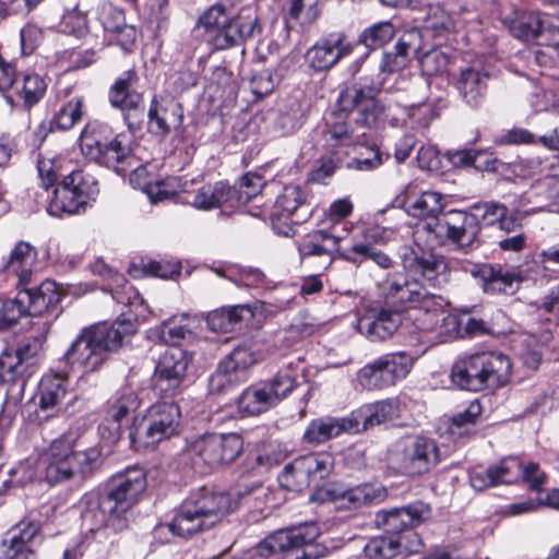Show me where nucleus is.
<instances>
[{
    "mask_svg": "<svg viewBox=\"0 0 559 559\" xmlns=\"http://www.w3.org/2000/svg\"><path fill=\"white\" fill-rule=\"evenodd\" d=\"M67 369L59 373L45 374L37 389L35 399L38 401V408L29 415V421L41 425L50 418L56 417L68 394Z\"/></svg>",
    "mask_w": 559,
    "mask_h": 559,
    "instance_id": "a878e982",
    "label": "nucleus"
},
{
    "mask_svg": "<svg viewBox=\"0 0 559 559\" xmlns=\"http://www.w3.org/2000/svg\"><path fill=\"white\" fill-rule=\"evenodd\" d=\"M423 548L421 539L415 531H407L404 539L395 535H380L372 537L364 547L368 559H393L402 554L419 552Z\"/></svg>",
    "mask_w": 559,
    "mask_h": 559,
    "instance_id": "7c9ffc66",
    "label": "nucleus"
},
{
    "mask_svg": "<svg viewBox=\"0 0 559 559\" xmlns=\"http://www.w3.org/2000/svg\"><path fill=\"white\" fill-rule=\"evenodd\" d=\"M512 362L498 350L471 354L456 365V384L466 391H495L506 386L511 379Z\"/></svg>",
    "mask_w": 559,
    "mask_h": 559,
    "instance_id": "6e6552de",
    "label": "nucleus"
},
{
    "mask_svg": "<svg viewBox=\"0 0 559 559\" xmlns=\"http://www.w3.org/2000/svg\"><path fill=\"white\" fill-rule=\"evenodd\" d=\"M440 463V452L433 439L405 436L388 450L386 466L394 475L411 478L430 473Z\"/></svg>",
    "mask_w": 559,
    "mask_h": 559,
    "instance_id": "9b49d317",
    "label": "nucleus"
},
{
    "mask_svg": "<svg viewBox=\"0 0 559 559\" xmlns=\"http://www.w3.org/2000/svg\"><path fill=\"white\" fill-rule=\"evenodd\" d=\"M146 116L148 133L160 139L180 131L185 119L181 103L170 95L154 96Z\"/></svg>",
    "mask_w": 559,
    "mask_h": 559,
    "instance_id": "cd10ccee",
    "label": "nucleus"
},
{
    "mask_svg": "<svg viewBox=\"0 0 559 559\" xmlns=\"http://www.w3.org/2000/svg\"><path fill=\"white\" fill-rule=\"evenodd\" d=\"M390 155L383 153L379 147H366L357 157L348 163V167L359 171H371L379 168Z\"/></svg>",
    "mask_w": 559,
    "mask_h": 559,
    "instance_id": "69168bd1",
    "label": "nucleus"
},
{
    "mask_svg": "<svg viewBox=\"0 0 559 559\" xmlns=\"http://www.w3.org/2000/svg\"><path fill=\"white\" fill-rule=\"evenodd\" d=\"M325 496L338 509L355 510L380 500L383 496V490L381 487L371 484H361L347 489H326Z\"/></svg>",
    "mask_w": 559,
    "mask_h": 559,
    "instance_id": "e433bc0d",
    "label": "nucleus"
},
{
    "mask_svg": "<svg viewBox=\"0 0 559 559\" xmlns=\"http://www.w3.org/2000/svg\"><path fill=\"white\" fill-rule=\"evenodd\" d=\"M139 76L135 70L122 72L108 91V102L115 109H120L143 98V94L135 90Z\"/></svg>",
    "mask_w": 559,
    "mask_h": 559,
    "instance_id": "58836bf2",
    "label": "nucleus"
},
{
    "mask_svg": "<svg viewBox=\"0 0 559 559\" xmlns=\"http://www.w3.org/2000/svg\"><path fill=\"white\" fill-rule=\"evenodd\" d=\"M340 163L341 157L336 152L321 156L308 174L307 181L325 185L328 179H330L338 168Z\"/></svg>",
    "mask_w": 559,
    "mask_h": 559,
    "instance_id": "0e129e2a",
    "label": "nucleus"
},
{
    "mask_svg": "<svg viewBox=\"0 0 559 559\" xmlns=\"http://www.w3.org/2000/svg\"><path fill=\"white\" fill-rule=\"evenodd\" d=\"M41 522L24 516L3 536L0 559H36V544H41Z\"/></svg>",
    "mask_w": 559,
    "mask_h": 559,
    "instance_id": "393cba45",
    "label": "nucleus"
},
{
    "mask_svg": "<svg viewBox=\"0 0 559 559\" xmlns=\"http://www.w3.org/2000/svg\"><path fill=\"white\" fill-rule=\"evenodd\" d=\"M222 361L240 376L247 368L257 362V356L249 346L239 345Z\"/></svg>",
    "mask_w": 559,
    "mask_h": 559,
    "instance_id": "774afa93",
    "label": "nucleus"
},
{
    "mask_svg": "<svg viewBox=\"0 0 559 559\" xmlns=\"http://www.w3.org/2000/svg\"><path fill=\"white\" fill-rule=\"evenodd\" d=\"M181 412L176 402H156L147 409L139 427L129 432L134 448L155 445L180 432Z\"/></svg>",
    "mask_w": 559,
    "mask_h": 559,
    "instance_id": "2eb2a0df",
    "label": "nucleus"
},
{
    "mask_svg": "<svg viewBox=\"0 0 559 559\" xmlns=\"http://www.w3.org/2000/svg\"><path fill=\"white\" fill-rule=\"evenodd\" d=\"M510 33L538 46H559V17L538 11L520 12L509 24Z\"/></svg>",
    "mask_w": 559,
    "mask_h": 559,
    "instance_id": "5701e85b",
    "label": "nucleus"
},
{
    "mask_svg": "<svg viewBox=\"0 0 559 559\" xmlns=\"http://www.w3.org/2000/svg\"><path fill=\"white\" fill-rule=\"evenodd\" d=\"M99 194L97 179L83 169H72L47 199V213L55 217L78 215L91 207Z\"/></svg>",
    "mask_w": 559,
    "mask_h": 559,
    "instance_id": "9d476101",
    "label": "nucleus"
},
{
    "mask_svg": "<svg viewBox=\"0 0 559 559\" xmlns=\"http://www.w3.org/2000/svg\"><path fill=\"white\" fill-rule=\"evenodd\" d=\"M551 194L548 188L538 183L522 193L518 200V209L527 216L544 211L550 204Z\"/></svg>",
    "mask_w": 559,
    "mask_h": 559,
    "instance_id": "6e6d98bb",
    "label": "nucleus"
},
{
    "mask_svg": "<svg viewBox=\"0 0 559 559\" xmlns=\"http://www.w3.org/2000/svg\"><path fill=\"white\" fill-rule=\"evenodd\" d=\"M400 258L406 274L386 281L389 296L401 304H423L427 319L435 320L428 329H439L441 335L445 334L441 342L450 341L454 331L451 302L429 292V287H440L450 281L448 262L442 255L419 247H402Z\"/></svg>",
    "mask_w": 559,
    "mask_h": 559,
    "instance_id": "f257e3e1",
    "label": "nucleus"
},
{
    "mask_svg": "<svg viewBox=\"0 0 559 559\" xmlns=\"http://www.w3.org/2000/svg\"><path fill=\"white\" fill-rule=\"evenodd\" d=\"M412 366L413 357L406 352L389 353L360 368L357 382L364 390H383L404 379Z\"/></svg>",
    "mask_w": 559,
    "mask_h": 559,
    "instance_id": "aec40b11",
    "label": "nucleus"
},
{
    "mask_svg": "<svg viewBox=\"0 0 559 559\" xmlns=\"http://www.w3.org/2000/svg\"><path fill=\"white\" fill-rule=\"evenodd\" d=\"M319 528L316 524H302L296 527L280 530L262 540L257 552L260 557H269L276 552L298 551L301 556L295 559H321L329 555L330 548L322 542Z\"/></svg>",
    "mask_w": 559,
    "mask_h": 559,
    "instance_id": "4468645a",
    "label": "nucleus"
},
{
    "mask_svg": "<svg viewBox=\"0 0 559 559\" xmlns=\"http://www.w3.org/2000/svg\"><path fill=\"white\" fill-rule=\"evenodd\" d=\"M140 400L136 393L130 388L119 390L107 403V416L120 426V423L128 415L138 409Z\"/></svg>",
    "mask_w": 559,
    "mask_h": 559,
    "instance_id": "864d4df0",
    "label": "nucleus"
},
{
    "mask_svg": "<svg viewBox=\"0 0 559 559\" xmlns=\"http://www.w3.org/2000/svg\"><path fill=\"white\" fill-rule=\"evenodd\" d=\"M355 47L345 32H331L306 50L305 62L314 72H326L350 56Z\"/></svg>",
    "mask_w": 559,
    "mask_h": 559,
    "instance_id": "b1692460",
    "label": "nucleus"
},
{
    "mask_svg": "<svg viewBox=\"0 0 559 559\" xmlns=\"http://www.w3.org/2000/svg\"><path fill=\"white\" fill-rule=\"evenodd\" d=\"M146 473L140 466H130L114 475L102 495H85L82 499V520L91 531L104 526L122 528L121 515L139 502L146 488Z\"/></svg>",
    "mask_w": 559,
    "mask_h": 559,
    "instance_id": "7ed1b4c3",
    "label": "nucleus"
},
{
    "mask_svg": "<svg viewBox=\"0 0 559 559\" xmlns=\"http://www.w3.org/2000/svg\"><path fill=\"white\" fill-rule=\"evenodd\" d=\"M36 259V250L28 242L20 241L11 251L8 260L2 266L7 273L19 277V286H25L32 275V265Z\"/></svg>",
    "mask_w": 559,
    "mask_h": 559,
    "instance_id": "a19ab883",
    "label": "nucleus"
},
{
    "mask_svg": "<svg viewBox=\"0 0 559 559\" xmlns=\"http://www.w3.org/2000/svg\"><path fill=\"white\" fill-rule=\"evenodd\" d=\"M453 58L454 53L452 47L439 46L425 55L424 64L431 67V72L442 74L449 71Z\"/></svg>",
    "mask_w": 559,
    "mask_h": 559,
    "instance_id": "338daca9",
    "label": "nucleus"
},
{
    "mask_svg": "<svg viewBox=\"0 0 559 559\" xmlns=\"http://www.w3.org/2000/svg\"><path fill=\"white\" fill-rule=\"evenodd\" d=\"M191 203L199 210H212L223 205L230 207L228 185L224 182L204 185L193 194Z\"/></svg>",
    "mask_w": 559,
    "mask_h": 559,
    "instance_id": "3c124183",
    "label": "nucleus"
},
{
    "mask_svg": "<svg viewBox=\"0 0 559 559\" xmlns=\"http://www.w3.org/2000/svg\"><path fill=\"white\" fill-rule=\"evenodd\" d=\"M280 463L281 457L274 452L272 444H261L254 452L247 455L245 467L247 472L259 475Z\"/></svg>",
    "mask_w": 559,
    "mask_h": 559,
    "instance_id": "4d7b16f0",
    "label": "nucleus"
},
{
    "mask_svg": "<svg viewBox=\"0 0 559 559\" xmlns=\"http://www.w3.org/2000/svg\"><path fill=\"white\" fill-rule=\"evenodd\" d=\"M333 467L334 457L330 452L310 453L287 464L280 480L286 488L300 491L311 485H318L331 474Z\"/></svg>",
    "mask_w": 559,
    "mask_h": 559,
    "instance_id": "412c9836",
    "label": "nucleus"
},
{
    "mask_svg": "<svg viewBox=\"0 0 559 559\" xmlns=\"http://www.w3.org/2000/svg\"><path fill=\"white\" fill-rule=\"evenodd\" d=\"M401 206L405 212L418 218L432 217L441 214L444 207L443 195L436 191H417V185L405 187L401 198Z\"/></svg>",
    "mask_w": 559,
    "mask_h": 559,
    "instance_id": "72a5a7b5",
    "label": "nucleus"
},
{
    "mask_svg": "<svg viewBox=\"0 0 559 559\" xmlns=\"http://www.w3.org/2000/svg\"><path fill=\"white\" fill-rule=\"evenodd\" d=\"M216 49L238 46L261 32L257 15L239 14L230 17L223 4H214L199 17Z\"/></svg>",
    "mask_w": 559,
    "mask_h": 559,
    "instance_id": "f8f14e48",
    "label": "nucleus"
},
{
    "mask_svg": "<svg viewBox=\"0 0 559 559\" xmlns=\"http://www.w3.org/2000/svg\"><path fill=\"white\" fill-rule=\"evenodd\" d=\"M298 362L283 366L273 377L246 388L237 399L243 416H258L281 404L298 388Z\"/></svg>",
    "mask_w": 559,
    "mask_h": 559,
    "instance_id": "1a4fd4ad",
    "label": "nucleus"
},
{
    "mask_svg": "<svg viewBox=\"0 0 559 559\" xmlns=\"http://www.w3.org/2000/svg\"><path fill=\"white\" fill-rule=\"evenodd\" d=\"M520 478L534 491H540L547 476L535 462L525 466L516 457H504L487 468L469 472V484L478 491L503 484L516 483Z\"/></svg>",
    "mask_w": 559,
    "mask_h": 559,
    "instance_id": "ddd939ff",
    "label": "nucleus"
},
{
    "mask_svg": "<svg viewBox=\"0 0 559 559\" xmlns=\"http://www.w3.org/2000/svg\"><path fill=\"white\" fill-rule=\"evenodd\" d=\"M66 166V159L61 156H43L39 154L37 158L39 186L48 193L50 190L52 191L62 177L68 174Z\"/></svg>",
    "mask_w": 559,
    "mask_h": 559,
    "instance_id": "09e8293b",
    "label": "nucleus"
},
{
    "mask_svg": "<svg viewBox=\"0 0 559 559\" xmlns=\"http://www.w3.org/2000/svg\"><path fill=\"white\" fill-rule=\"evenodd\" d=\"M76 440L74 432H63L41 453L38 471L50 486L75 478L85 479L99 466V450L88 448L76 451Z\"/></svg>",
    "mask_w": 559,
    "mask_h": 559,
    "instance_id": "39448f33",
    "label": "nucleus"
},
{
    "mask_svg": "<svg viewBox=\"0 0 559 559\" xmlns=\"http://www.w3.org/2000/svg\"><path fill=\"white\" fill-rule=\"evenodd\" d=\"M22 287L20 293L24 305H26L27 316L44 318L41 322L37 323L41 333L35 336V344H23L16 349H5L0 355L1 382L24 380L29 367L34 365L35 356L41 342L46 338L52 321L61 312L59 304L62 295L55 281L46 280L35 287Z\"/></svg>",
    "mask_w": 559,
    "mask_h": 559,
    "instance_id": "f03ea898",
    "label": "nucleus"
},
{
    "mask_svg": "<svg viewBox=\"0 0 559 559\" xmlns=\"http://www.w3.org/2000/svg\"><path fill=\"white\" fill-rule=\"evenodd\" d=\"M528 102L536 112L559 115V79L543 82L530 95Z\"/></svg>",
    "mask_w": 559,
    "mask_h": 559,
    "instance_id": "8fccbe9b",
    "label": "nucleus"
},
{
    "mask_svg": "<svg viewBox=\"0 0 559 559\" xmlns=\"http://www.w3.org/2000/svg\"><path fill=\"white\" fill-rule=\"evenodd\" d=\"M430 514L428 504L417 501L402 508L381 510L376 514V524L382 527L384 534L395 535L399 538L405 537L407 531L420 524Z\"/></svg>",
    "mask_w": 559,
    "mask_h": 559,
    "instance_id": "c85d7f7f",
    "label": "nucleus"
},
{
    "mask_svg": "<svg viewBox=\"0 0 559 559\" xmlns=\"http://www.w3.org/2000/svg\"><path fill=\"white\" fill-rule=\"evenodd\" d=\"M383 91L381 84L369 83L359 79L358 82L345 85L341 88L336 108L345 116L356 111L355 122L365 128L374 127L383 115L384 107L377 98Z\"/></svg>",
    "mask_w": 559,
    "mask_h": 559,
    "instance_id": "dca6fc26",
    "label": "nucleus"
},
{
    "mask_svg": "<svg viewBox=\"0 0 559 559\" xmlns=\"http://www.w3.org/2000/svg\"><path fill=\"white\" fill-rule=\"evenodd\" d=\"M136 314L122 312L114 322H102L82 329L63 354L61 361L69 371L74 368L90 373L97 371L117 352L127 336L136 331Z\"/></svg>",
    "mask_w": 559,
    "mask_h": 559,
    "instance_id": "20e7f679",
    "label": "nucleus"
},
{
    "mask_svg": "<svg viewBox=\"0 0 559 559\" xmlns=\"http://www.w3.org/2000/svg\"><path fill=\"white\" fill-rule=\"evenodd\" d=\"M396 35V27L391 21H380L364 28L357 43L369 50H377L388 45Z\"/></svg>",
    "mask_w": 559,
    "mask_h": 559,
    "instance_id": "603ef678",
    "label": "nucleus"
},
{
    "mask_svg": "<svg viewBox=\"0 0 559 559\" xmlns=\"http://www.w3.org/2000/svg\"><path fill=\"white\" fill-rule=\"evenodd\" d=\"M111 133L107 124L88 122L81 132L80 147L86 158L123 176L135 165L131 142L124 133Z\"/></svg>",
    "mask_w": 559,
    "mask_h": 559,
    "instance_id": "0eeeda50",
    "label": "nucleus"
},
{
    "mask_svg": "<svg viewBox=\"0 0 559 559\" xmlns=\"http://www.w3.org/2000/svg\"><path fill=\"white\" fill-rule=\"evenodd\" d=\"M401 322L396 310L371 308L358 319L357 329L371 342L384 341L397 331Z\"/></svg>",
    "mask_w": 559,
    "mask_h": 559,
    "instance_id": "2f4dec72",
    "label": "nucleus"
},
{
    "mask_svg": "<svg viewBox=\"0 0 559 559\" xmlns=\"http://www.w3.org/2000/svg\"><path fill=\"white\" fill-rule=\"evenodd\" d=\"M84 114V98L82 96L70 98L55 111L48 122L44 121L38 126L34 132L35 142L39 146L49 132L70 130L81 121Z\"/></svg>",
    "mask_w": 559,
    "mask_h": 559,
    "instance_id": "f704fd0d",
    "label": "nucleus"
},
{
    "mask_svg": "<svg viewBox=\"0 0 559 559\" xmlns=\"http://www.w3.org/2000/svg\"><path fill=\"white\" fill-rule=\"evenodd\" d=\"M246 316H252L251 309L247 305L222 307L207 314L206 323L214 332L228 333L239 326Z\"/></svg>",
    "mask_w": 559,
    "mask_h": 559,
    "instance_id": "a18cd8bd",
    "label": "nucleus"
},
{
    "mask_svg": "<svg viewBox=\"0 0 559 559\" xmlns=\"http://www.w3.org/2000/svg\"><path fill=\"white\" fill-rule=\"evenodd\" d=\"M193 355L178 346H171L159 357L152 385L154 393L160 399H174L182 391L187 371Z\"/></svg>",
    "mask_w": 559,
    "mask_h": 559,
    "instance_id": "6ab92c4d",
    "label": "nucleus"
},
{
    "mask_svg": "<svg viewBox=\"0 0 559 559\" xmlns=\"http://www.w3.org/2000/svg\"><path fill=\"white\" fill-rule=\"evenodd\" d=\"M418 35L416 31L403 34L392 49L382 52L378 63V73L364 75L360 79L369 81V83L379 82L382 90H388L389 76L402 71L411 61V51H417L418 47L415 45V39Z\"/></svg>",
    "mask_w": 559,
    "mask_h": 559,
    "instance_id": "c756f323",
    "label": "nucleus"
},
{
    "mask_svg": "<svg viewBox=\"0 0 559 559\" xmlns=\"http://www.w3.org/2000/svg\"><path fill=\"white\" fill-rule=\"evenodd\" d=\"M233 508L229 493L200 488L174 510V516L166 526L176 536L190 537L215 526Z\"/></svg>",
    "mask_w": 559,
    "mask_h": 559,
    "instance_id": "423d86ee",
    "label": "nucleus"
},
{
    "mask_svg": "<svg viewBox=\"0 0 559 559\" xmlns=\"http://www.w3.org/2000/svg\"><path fill=\"white\" fill-rule=\"evenodd\" d=\"M235 496L237 497V501L231 498L234 502L231 511H234L238 504L259 507L263 503L262 499L266 496V488L261 480H254L250 484L243 483L239 485ZM230 497L233 496L230 495Z\"/></svg>",
    "mask_w": 559,
    "mask_h": 559,
    "instance_id": "680f3d73",
    "label": "nucleus"
},
{
    "mask_svg": "<svg viewBox=\"0 0 559 559\" xmlns=\"http://www.w3.org/2000/svg\"><path fill=\"white\" fill-rule=\"evenodd\" d=\"M243 450L239 433L206 432L186 439L183 451L210 467L233 463Z\"/></svg>",
    "mask_w": 559,
    "mask_h": 559,
    "instance_id": "f3484780",
    "label": "nucleus"
},
{
    "mask_svg": "<svg viewBox=\"0 0 559 559\" xmlns=\"http://www.w3.org/2000/svg\"><path fill=\"white\" fill-rule=\"evenodd\" d=\"M319 0H290L287 17L302 26L312 24L319 16Z\"/></svg>",
    "mask_w": 559,
    "mask_h": 559,
    "instance_id": "e2e57ef3",
    "label": "nucleus"
},
{
    "mask_svg": "<svg viewBox=\"0 0 559 559\" xmlns=\"http://www.w3.org/2000/svg\"><path fill=\"white\" fill-rule=\"evenodd\" d=\"M341 259L352 263L356 266H360L366 262H373L381 269H389L392 266V259L379 250L370 242L366 241H353L346 246L345 250L341 252Z\"/></svg>",
    "mask_w": 559,
    "mask_h": 559,
    "instance_id": "79ce46f5",
    "label": "nucleus"
},
{
    "mask_svg": "<svg viewBox=\"0 0 559 559\" xmlns=\"http://www.w3.org/2000/svg\"><path fill=\"white\" fill-rule=\"evenodd\" d=\"M46 91L47 83L41 75L24 73L17 76L12 94L5 95V99L13 107L31 110L44 98Z\"/></svg>",
    "mask_w": 559,
    "mask_h": 559,
    "instance_id": "c9c22d12",
    "label": "nucleus"
},
{
    "mask_svg": "<svg viewBox=\"0 0 559 559\" xmlns=\"http://www.w3.org/2000/svg\"><path fill=\"white\" fill-rule=\"evenodd\" d=\"M488 73L481 72L475 67L462 70L457 82V90L462 99L471 107H478L487 90L486 79Z\"/></svg>",
    "mask_w": 559,
    "mask_h": 559,
    "instance_id": "c03bdc74",
    "label": "nucleus"
},
{
    "mask_svg": "<svg viewBox=\"0 0 559 559\" xmlns=\"http://www.w3.org/2000/svg\"><path fill=\"white\" fill-rule=\"evenodd\" d=\"M312 213L308 193L297 185H287L277 193L267 213L273 230L288 237L294 234V225L305 223Z\"/></svg>",
    "mask_w": 559,
    "mask_h": 559,
    "instance_id": "a211bd4d",
    "label": "nucleus"
},
{
    "mask_svg": "<svg viewBox=\"0 0 559 559\" xmlns=\"http://www.w3.org/2000/svg\"><path fill=\"white\" fill-rule=\"evenodd\" d=\"M265 186L258 173L245 174L234 186H228L230 207H240L255 199Z\"/></svg>",
    "mask_w": 559,
    "mask_h": 559,
    "instance_id": "49530a36",
    "label": "nucleus"
},
{
    "mask_svg": "<svg viewBox=\"0 0 559 559\" xmlns=\"http://www.w3.org/2000/svg\"><path fill=\"white\" fill-rule=\"evenodd\" d=\"M399 411V402L394 399L379 401L360 407L350 419L358 420V428L367 430L394 418Z\"/></svg>",
    "mask_w": 559,
    "mask_h": 559,
    "instance_id": "37998d69",
    "label": "nucleus"
},
{
    "mask_svg": "<svg viewBox=\"0 0 559 559\" xmlns=\"http://www.w3.org/2000/svg\"><path fill=\"white\" fill-rule=\"evenodd\" d=\"M461 166L473 167L479 171H498L501 162L487 151L456 150Z\"/></svg>",
    "mask_w": 559,
    "mask_h": 559,
    "instance_id": "13d9d810",
    "label": "nucleus"
},
{
    "mask_svg": "<svg viewBox=\"0 0 559 559\" xmlns=\"http://www.w3.org/2000/svg\"><path fill=\"white\" fill-rule=\"evenodd\" d=\"M347 116L337 108L332 117L326 120L323 129L320 131L319 143L322 147L335 152L334 148L348 145L353 140V130L345 120Z\"/></svg>",
    "mask_w": 559,
    "mask_h": 559,
    "instance_id": "ea45409f",
    "label": "nucleus"
},
{
    "mask_svg": "<svg viewBox=\"0 0 559 559\" xmlns=\"http://www.w3.org/2000/svg\"><path fill=\"white\" fill-rule=\"evenodd\" d=\"M507 214V206L498 202L475 204L468 212L456 210V222L461 221V225H456V250H472L478 247L479 240L477 235L480 225L491 226L499 224L503 215Z\"/></svg>",
    "mask_w": 559,
    "mask_h": 559,
    "instance_id": "4be33fe9",
    "label": "nucleus"
},
{
    "mask_svg": "<svg viewBox=\"0 0 559 559\" xmlns=\"http://www.w3.org/2000/svg\"><path fill=\"white\" fill-rule=\"evenodd\" d=\"M454 153L448 151L443 155L433 146H421L417 152L418 166L436 174H444L454 167Z\"/></svg>",
    "mask_w": 559,
    "mask_h": 559,
    "instance_id": "5fc2aeb1",
    "label": "nucleus"
},
{
    "mask_svg": "<svg viewBox=\"0 0 559 559\" xmlns=\"http://www.w3.org/2000/svg\"><path fill=\"white\" fill-rule=\"evenodd\" d=\"M240 381V376L223 361L209 379V392L211 394H224L231 390Z\"/></svg>",
    "mask_w": 559,
    "mask_h": 559,
    "instance_id": "052dcab7",
    "label": "nucleus"
},
{
    "mask_svg": "<svg viewBox=\"0 0 559 559\" xmlns=\"http://www.w3.org/2000/svg\"><path fill=\"white\" fill-rule=\"evenodd\" d=\"M475 312H477L476 306L456 308V338L471 340L492 334L489 323L474 317Z\"/></svg>",
    "mask_w": 559,
    "mask_h": 559,
    "instance_id": "de8ad7c7",
    "label": "nucleus"
},
{
    "mask_svg": "<svg viewBox=\"0 0 559 559\" xmlns=\"http://www.w3.org/2000/svg\"><path fill=\"white\" fill-rule=\"evenodd\" d=\"M26 314V305L20 292L15 298H0V331L16 324Z\"/></svg>",
    "mask_w": 559,
    "mask_h": 559,
    "instance_id": "bf43d9fd",
    "label": "nucleus"
},
{
    "mask_svg": "<svg viewBox=\"0 0 559 559\" xmlns=\"http://www.w3.org/2000/svg\"><path fill=\"white\" fill-rule=\"evenodd\" d=\"M358 431V420L349 417L322 416L309 421L304 433L302 442L309 445H320L343 432Z\"/></svg>",
    "mask_w": 559,
    "mask_h": 559,
    "instance_id": "473e14b6",
    "label": "nucleus"
},
{
    "mask_svg": "<svg viewBox=\"0 0 559 559\" xmlns=\"http://www.w3.org/2000/svg\"><path fill=\"white\" fill-rule=\"evenodd\" d=\"M456 272L479 278L486 293L514 294L522 277L519 273L504 270L499 264L474 263L456 258Z\"/></svg>",
    "mask_w": 559,
    "mask_h": 559,
    "instance_id": "bb28decb",
    "label": "nucleus"
},
{
    "mask_svg": "<svg viewBox=\"0 0 559 559\" xmlns=\"http://www.w3.org/2000/svg\"><path fill=\"white\" fill-rule=\"evenodd\" d=\"M342 240V236L320 229L304 238L299 242L298 252L301 259L310 257H323L326 258L330 264L333 261V253H336L341 259V252L346 248V246L341 245Z\"/></svg>",
    "mask_w": 559,
    "mask_h": 559,
    "instance_id": "4c0bfd02",
    "label": "nucleus"
}]
</instances>
